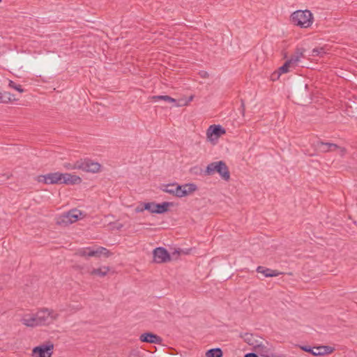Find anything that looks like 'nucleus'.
Masks as SVG:
<instances>
[{
	"instance_id": "obj_1",
	"label": "nucleus",
	"mask_w": 357,
	"mask_h": 357,
	"mask_svg": "<svg viewBox=\"0 0 357 357\" xmlns=\"http://www.w3.org/2000/svg\"><path fill=\"white\" fill-rule=\"evenodd\" d=\"M162 190L164 192L175 195L177 197H183L195 192L197 190V186L194 183H186L181 185L172 183L165 185Z\"/></svg>"
},
{
	"instance_id": "obj_2",
	"label": "nucleus",
	"mask_w": 357,
	"mask_h": 357,
	"mask_svg": "<svg viewBox=\"0 0 357 357\" xmlns=\"http://www.w3.org/2000/svg\"><path fill=\"white\" fill-rule=\"evenodd\" d=\"M291 17L292 22L301 28L310 27L313 22L312 14L308 10H296L292 13Z\"/></svg>"
},
{
	"instance_id": "obj_3",
	"label": "nucleus",
	"mask_w": 357,
	"mask_h": 357,
	"mask_svg": "<svg viewBox=\"0 0 357 357\" xmlns=\"http://www.w3.org/2000/svg\"><path fill=\"white\" fill-rule=\"evenodd\" d=\"M215 173H218L220 177L225 181H227L230 178L229 169L223 161L213 162L207 165L205 174L206 175H213Z\"/></svg>"
},
{
	"instance_id": "obj_4",
	"label": "nucleus",
	"mask_w": 357,
	"mask_h": 357,
	"mask_svg": "<svg viewBox=\"0 0 357 357\" xmlns=\"http://www.w3.org/2000/svg\"><path fill=\"white\" fill-rule=\"evenodd\" d=\"M82 214V212L76 208L70 210L68 212L60 215L57 219L56 223L63 227L68 226L77 222Z\"/></svg>"
},
{
	"instance_id": "obj_5",
	"label": "nucleus",
	"mask_w": 357,
	"mask_h": 357,
	"mask_svg": "<svg viewBox=\"0 0 357 357\" xmlns=\"http://www.w3.org/2000/svg\"><path fill=\"white\" fill-rule=\"evenodd\" d=\"M75 255L83 257H99L100 255L109 256V251L103 247H98L96 250H93L91 248H81L78 250Z\"/></svg>"
},
{
	"instance_id": "obj_6",
	"label": "nucleus",
	"mask_w": 357,
	"mask_h": 357,
	"mask_svg": "<svg viewBox=\"0 0 357 357\" xmlns=\"http://www.w3.org/2000/svg\"><path fill=\"white\" fill-rule=\"evenodd\" d=\"M54 344L48 342L45 344L36 347L32 350V356L34 357H51L53 354Z\"/></svg>"
},
{
	"instance_id": "obj_7",
	"label": "nucleus",
	"mask_w": 357,
	"mask_h": 357,
	"mask_svg": "<svg viewBox=\"0 0 357 357\" xmlns=\"http://www.w3.org/2000/svg\"><path fill=\"white\" fill-rule=\"evenodd\" d=\"M101 165L98 162L89 159L79 160V169L86 172L97 173L100 171Z\"/></svg>"
},
{
	"instance_id": "obj_8",
	"label": "nucleus",
	"mask_w": 357,
	"mask_h": 357,
	"mask_svg": "<svg viewBox=\"0 0 357 357\" xmlns=\"http://www.w3.org/2000/svg\"><path fill=\"white\" fill-rule=\"evenodd\" d=\"M62 173L56 172L38 176V181L45 184H61Z\"/></svg>"
},
{
	"instance_id": "obj_9",
	"label": "nucleus",
	"mask_w": 357,
	"mask_h": 357,
	"mask_svg": "<svg viewBox=\"0 0 357 357\" xmlns=\"http://www.w3.org/2000/svg\"><path fill=\"white\" fill-rule=\"evenodd\" d=\"M153 255V261L158 264L165 263L171 260L169 253L165 248L162 247L154 249Z\"/></svg>"
},
{
	"instance_id": "obj_10",
	"label": "nucleus",
	"mask_w": 357,
	"mask_h": 357,
	"mask_svg": "<svg viewBox=\"0 0 357 357\" xmlns=\"http://www.w3.org/2000/svg\"><path fill=\"white\" fill-rule=\"evenodd\" d=\"M226 132L225 130L220 125L210 126L207 130L206 135L209 140L218 139L222 135Z\"/></svg>"
},
{
	"instance_id": "obj_11",
	"label": "nucleus",
	"mask_w": 357,
	"mask_h": 357,
	"mask_svg": "<svg viewBox=\"0 0 357 357\" xmlns=\"http://www.w3.org/2000/svg\"><path fill=\"white\" fill-rule=\"evenodd\" d=\"M82 181V178L75 174L70 173H62L61 184L77 185L80 184Z\"/></svg>"
},
{
	"instance_id": "obj_12",
	"label": "nucleus",
	"mask_w": 357,
	"mask_h": 357,
	"mask_svg": "<svg viewBox=\"0 0 357 357\" xmlns=\"http://www.w3.org/2000/svg\"><path fill=\"white\" fill-rule=\"evenodd\" d=\"M37 320L40 326H45L50 324V312L48 308H42L39 310L36 313Z\"/></svg>"
},
{
	"instance_id": "obj_13",
	"label": "nucleus",
	"mask_w": 357,
	"mask_h": 357,
	"mask_svg": "<svg viewBox=\"0 0 357 357\" xmlns=\"http://www.w3.org/2000/svg\"><path fill=\"white\" fill-rule=\"evenodd\" d=\"M139 340L143 342L160 344L162 338L152 333H144L140 335Z\"/></svg>"
},
{
	"instance_id": "obj_14",
	"label": "nucleus",
	"mask_w": 357,
	"mask_h": 357,
	"mask_svg": "<svg viewBox=\"0 0 357 357\" xmlns=\"http://www.w3.org/2000/svg\"><path fill=\"white\" fill-rule=\"evenodd\" d=\"M21 321L22 324L28 327H36L40 326L36 314L24 315Z\"/></svg>"
},
{
	"instance_id": "obj_15",
	"label": "nucleus",
	"mask_w": 357,
	"mask_h": 357,
	"mask_svg": "<svg viewBox=\"0 0 357 357\" xmlns=\"http://www.w3.org/2000/svg\"><path fill=\"white\" fill-rule=\"evenodd\" d=\"M304 52H305L304 49L298 48V49H296L294 54L289 59V61L292 62V64L294 67L298 66V63L300 62L301 59L302 58H304Z\"/></svg>"
},
{
	"instance_id": "obj_16",
	"label": "nucleus",
	"mask_w": 357,
	"mask_h": 357,
	"mask_svg": "<svg viewBox=\"0 0 357 357\" xmlns=\"http://www.w3.org/2000/svg\"><path fill=\"white\" fill-rule=\"evenodd\" d=\"M335 349L330 346H320L314 347V351L312 352V355L314 356H319V355H325L330 354L334 351Z\"/></svg>"
},
{
	"instance_id": "obj_17",
	"label": "nucleus",
	"mask_w": 357,
	"mask_h": 357,
	"mask_svg": "<svg viewBox=\"0 0 357 357\" xmlns=\"http://www.w3.org/2000/svg\"><path fill=\"white\" fill-rule=\"evenodd\" d=\"M257 272L262 273L265 277H276L280 275L277 270H273L261 266H259L257 268Z\"/></svg>"
},
{
	"instance_id": "obj_18",
	"label": "nucleus",
	"mask_w": 357,
	"mask_h": 357,
	"mask_svg": "<svg viewBox=\"0 0 357 357\" xmlns=\"http://www.w3.org/2000/svg\"><path fill=\"white\" fill-rule=\"evenodd\" d=\"M255 349L262 357H270L271 356V349L264 344H257V346H255Z\"/></svg>"
},
{
	"instance_id": "obj_19",
	"label": "nucleus",
	"mask_w": 357,
	"mask_h": 357,
	"mask_svg": "<svg viewBox=\"0 0 357 357\" xmlns=\"http://www.w3.org/2000/svg\"><path fill=\"white\" fill-rule=\"evenodd\" d=\"M174 206V202H162V204H155V213H163L169 210L170 206Z\"/></svg>"
},
{
	"instance_id": "obj_20",
	"label": "nucleus",
	"mask_w": 357,
	"mask_h": 357,
	"mask_svg": "<svg viewBox=\"0 0 357 357\" xmlns=\"http://www.w3.org/2000/svg\"><path fill=\"white\" fill-rule=\"evenodd\" d=\"M15 100L14 96L10 92L0 90V102L8 103Z\"/></svg>"
},
{
	"instance_id": "obj_21",
	"label": "nucleus",
	"mask_w": 357,
	"mask_h": 357,
	"mask_svg": "<svg viewBox=\"0 0 357 357\" xmlns=\"http://www.w3.org/2000/svg\"><path fill=\"white\" fill-rule=\"evenodd\" d=\"M109 268L108 266H102L99 268H93L89 273L91 275H98L100 277H105L109 272Z\"/></svg>"
},
{
	"instance_id": "obj_22",
	"label": "nucleus",
	"mask_w": 357,
	"mask_h": 357,
	"mask_svg": "<svg viewBox=\"0 0 357 357\" xmlns=\"http://www.w3.org/2000/svg\"><path fill=\"white\" fill-rule=\"evenodd\" d=\"M240 337H242L244 341L248 343L249 345L250 346H253L255 347V346H257V340H255L254 338V336L251 333H244V334H241L240 335Z\"/></svg>"
},
{
	"instance_id": "obj_23",
	"label": "nucleus",
	"mask_w": 357,
	"mask_h": 357,
	"mask_svg": "<svg viewBox=\"0 0 357 357\" xmlns=\"http://www.w3.org/2000/svg\"><path fill=\"white\" fill-rule=\"evenodd\" d=\"M295 67L293 66L292 62L289 61V60H287L285 63L278 68L279 74H284L287 73L290 71L291 68H294Z\"/></svg>"
},
{
	"instance_id": "obj_24",
	"label": "nucleus",
	"mask_w": 357,
	"mask_h": 357,
	"mask_svg": "<svg viewBox=\"0 0 357 357\" xmlns=\"http://www.w3.org/2000/svg\"><path fill=\"white\" fill-rule=\"evenodd\" d=\"M223 353L221 349H211L206 352V357H222Z\"/></svg>"
},
{
	"instance_id": "obj_25",
	"label": "nucleus",
	"mask_w": 357,
	"mask_h": 357,
	"mask_svg": "<svg viewBox=\"0 0 357 357\" xmlns=\"http://www.w3.org/2000/svg\"><path fill=\"white\" fill-rule=\"evenodd\" d=\"M151 100L154 101L158 100H164L168 102L174 103L176 102V99L169 96H153L150 98Z\"/></svg>"
},
{
	"instance_id": "obj_26",
	"label": "nucleus",
	"mask_w": 357,
	"mask_h": 357,
	"mask_svg": "<svg viewBox=\"0 0 357 357\" xmlns=\"http://www.w3.org/2000/svg\"><path fill=\"white\" fill-rule=\"evenodd\" d=\"M329 144L330 143L327 142H317V146L320 149L321 152L326 153L329 152Z\"/></svg>"
},
{
	"instance_id": "obj_27",
	"label": "nucleus",
	"mask_w": 357,
	"mask_h": 357,
	"mask_svg": "<svg viewBox=\"0 0 357 357\" xmlns=\"http://www.w3.org/2000/svg\"><path fill=\"white\" fill-rule=\"evenodd\" d=\"M9 86L14 90L18 91L19 93H23L24 91V89L22 88V85L17 84L16 82L13 81L9 82Z\"/></svg>"
},
{
	"instance_id": "obj_28",
	"label": "nucleus",
	"mask_w": 357,
	"mask_h": 357,
	"mask_svg": "<svg viewBox=\"0 0 357 357\" xmlns=\"http://www.w3.org/2000/svg\"><path fill=\"white\" fill-rule=\"evenodd\" d=\"M144 210H147L151 213H155V202H145L144 205Z\"/></svg>"
},
{
	"instance_id": "obj_29",
	"label": "nucleus",
	"mask_w": 357,
	"mask_h": 357,
	"mask_svg": "<svg viewBox=\"0 0 357 357\" xmlns=\"http://www.w3.org/2000/svg\"><path fill=\"white\" fill-rule=\"evenodd\" d=\"M79 165V160L75 162L74 163H65L64 167L68 170L79 169L77 166Z\"/></svg>"
},
{
	"instance_id": "obj_30",
	"label": "nucleus",
	"mask_w": 357,
	"mask_h": 357,
	"mask_svg": "<svg viewBox=\"0 0 357 357\" xmlns=\"http://www.w3.org/2000/svg\"><path fill=\"white\" fill-rule=\"evenodd\" d=\"M325 54L323 48H314L312 51V56H322Z\"/></svg>"
},
{
	"instance_id": "obj_31",
	"label": "nucleus",
	"mask_w": 357,
	"mask_h": 357,
	"mask_svg": "<svg viewBox=\"0 0 357 357\" xmlns=\"http://www.w3.org/2000/svg\"><path fill=\"white\" fill-rule=\"evenodd\" d=\"M49 312L50 314V323L58 319V317H59L58 313L54 312L52 310H49Z\"/></svg>"
},
{
	"instance_id": "obj_32",
	"label": "nucleus",
	"mask_w": 357,
	"mask_h": 357,
	"mask_svg": "<svg viewBox=\"0 0 357 357\" xmlns=\"http://www.w3.org/2000/svg\"><path fill=\"white\" fill-rule=\"evenodd\" d=\"M282 74H279V71L277 70V71H275L272 75H271V79L273 81H275V80H277L279 79V77H280Z\"/></svg>"
},
{
	"instance_id": "obj_33",
	"label": "nucleus",
	"mask_w": 357,
	"mask_h": 357,
	"mask_svg": "<svg viewBox=\"0 0 357 357\" xmlns=\"http://www.w3.org/2000/svg\"><path fill=\"white\" fill-rule=\"evenodd\" d=\"M193 98H194V96H190V98H189V99L188 100H185L183 103L177 104L176 106L177 107H181V106L188 105L189 104V102H191L193 100Z\"/></svg>"
},
{
	"instance_id": "obj_34",
	"label": "nucleus",
	"mask_w": 357,
	"mask_h": 357,
	"mask_svg": "<svg viewBox=\"0 0 357 357\" xmlns=\"http://www.w3.org/2000/svg\"><path fill=\"white\" fill-rule=\"evenodd\" d=\"M301 349L303 351L309 352V353H311L312 354V352L314 351V348H311L310 347L304 346V347H302Z\"/></svg>"
},
{
	"instance_id": "obj_35",
	"label": "nucleus",
	"mask_w": 357,
	"mask_h": 357,
	"mask_svg": "<svg viewBox=\"0 0 357 357\" xmlns=\"http://www.w3.org/2000/svg\"><path fill=\"white\" fill-rule=\"evenodd\" d=\"M199 75L202 78H208L209 77L208 73L206 71L202 70L199 73Z\"/></svg>"
},
{
	"instance_id": "obj_36",
	"label": "nucleus",
	"mask_w": 357,
	"mask_h": 357,
	"mask_svg": "<svg viewBox=\"0 0 357 357\" xmlns=\"http://www.w3.org/2000/svg\"><path fill=\"white\" fill-rule=\"evenodd\" d=\"M270 357H287L285 354H275L271 352Z\"/></svg>"
},
{
	"instance_id": "obj_37",
	"label": "nucleus",
	"mask_w": 357,
	"mask_h": 357,
	"mask_svg": "<svg viewBox=\"0 0 357 357\" xmlns=\"http://www.w3.org/2000/svg\"><path fill=\"white\" fill-rule=\"evenodd\" d=\"M338 148H339L338 146L335 144L330 143V144H329L330 151H335V150L337 149Z\"/></svg>"
},
{
	"instance_id": "obj_38",
	"label": "nucleus",
	"mask_w": 357,
	"mask_h": 357,
	"mask_svg": "<svg viewBox=\"0 0 357 357\" xmlns=\"http://www.w3.org/2000/svg\"><path fill=\"white\" fill-rule=\"evenodd\" d=\"M244 357H259L258 355L255 353H248L246 354Z\"/></svg>"
},
{
	"instance_id": "obj_39",
	"label": "nucleus",
	"mask_w": 357,
	"mask_h": 357,
	"mask_svg": "<svg viewBox=\"0 0 357 357\" xmlns=\"http://www.w3.org/2000/svg\"><path fill=\"white\" fill-rule=\"evenodd\" d=\"M135 211L136 213L142 212L143 211H144V206H142V207H140V206L136 207Z\"/></svg>"
},
{
	"instance_id": "obj_40",
	"label": "nucleus",
	"mask_w": 357,
	"mask_h": 357,
	"mask_svg": "<svg viewBox=\"0 0 357 357\" xmlns=\"http://www.w3.org/2000/svg\"><path fill=\"white\" fill-rule=\"evenodd\" d=\"M2 0H0V2Z\"/></svg>"
}]
</instances>
